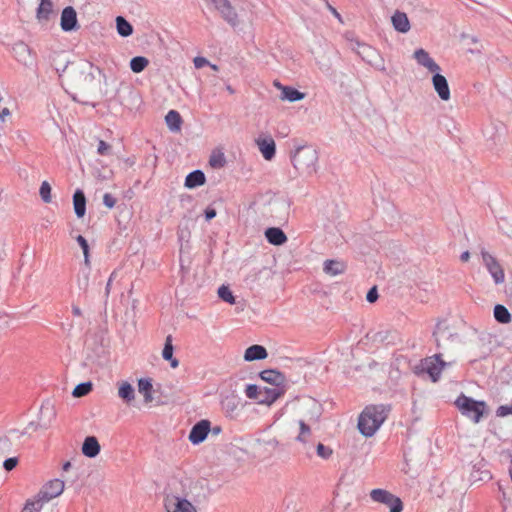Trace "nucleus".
Returning a JSON list of instances; mask_svg holds the SVG:
<instances>
[{
	"label": "nucleus",
	"instance_id": "obj_49",
	"mask_svg": "<svg viewBox=\"0 0 512 512\" xmlns=\"http://www.w3.org/2000/svg\"><path fill=\"white\" fill-rule=\"evenodd\" d=\"M496 415L498 417H506L508 415H512V404L499 406L496 410Z\"/></svg>",
	"mask_w": 512,
	"mask_h": 512
},
{
	"label": "nucleus",
	"instance_id": "obj_62",
	"mask_svg": "<svg viewBox=\"0 0 512 512\" xmlns=\"http://www.w3.org/2000/svg\"><path fill=\"white\" fill-rule=\"evenodd\" d=\"M210 431L212 432L213 435H218L219 433H221L222 431V428L220 426H214V427H210Z\"/></svg>",
	"mask_w": 512,
	"mask_h": 512
},
{
	"label": "nucleus",
	"instance_id": "obj_34",
	"mask_svg": "<svg viewBox=\"0 0 512 512\" xmlns=\"http://www.w3.org/2000/svg\"><path fill=\"white\" fill-rule=\"evenodd\" d=\"M117 32L122 37H128L133 33L132 25L122 16L116 18Z\"/></svg>",
	"mask_w": 512,
	"mask_h": 512
},
{
	"label": "nucleus",
	"instance_id": "obj_17",
	"mask_svg": "<svg viewBox=\"0 0 512 512\" xmlns=\"http://www.w3.org/2000/svg\"><path fill=\"white\" fill-rule=\"evenodd\" d=\"M12 51L14 57L18 62L22 63L25 66L32 65L33 61L31 57V49L27 44H25L22 41H19L13 45Z\"/></svg>",
	"mask_w": 512,
	"mask_h": 512
},
{
	"label": "nucleus",
	"instance_id": "obj_21",
	"mask_svg": "<svg viewBox=\"0 0 512 512\" xmlns=\"http://www.w3.org/2000/svg\"><path fill=\"white\" fill-rule=\"evenodd\" d=\"M267 241L275 246L283 245L287 241V236L282 229L278 227H270L265 231Z\"/></svg>",
	"mask_w": 512,
	"mask_h": 512
},
{
	"label": "nucleus",
	"instance_id": "obj_63",
	"mask_svg": "<svg viewBox=\"0 0 512 512\" xmlns=\"http://www.w3.org/2000/svg\"><path fill=\"white\" fill-rule=\"evenodd\" d=\"M329 9L330 11L332 12V14L338 19L341 21V16L340 14L337 12V10L335 8H333L332 6H329Z\"/></svg>",
	"mask_w": 512,
	"mask_h": 512
},
{
	"label": "nucleus",
	"instance_id": "obj_16",
	"mask_svg": "<svg viewBox=\"0 0 512 512\" xmlns=\"http://www.w3.org/2000/svg\"><path fill=\"white\" fill-rule=\"evenodd\" d=\"M241 399L234 395L229 394L221 400V408L226 417L235 418L240 411Z\"/></svg>",
	"mask_w": 512,
	"mask_h": 512
},
{
	"label": "nucleus",
	"instance_id": "obj_23",
	"mask_svg": "<svg viewBox=\"0 0 512 512\" xmlns=\"http://www.w3.org/2000/svg\"><path fill=\"white\" fill-rule=\"evenodd\" d=\"M299 434L296 437V441L303 444L306 453L309 455L311 446L309 444V439L312 435V431L309 425L305 423L304 420H299Z\"/></svg>",
	"mask_w": 512,
	"mask_h": 512
},
{
	"label": "nucleus",
	"instance_id": "obj_55",
	"mask_svg": "<svg viewBox=\"0 0 512 512\" xmlns=\"http://www.w3.org/2000/svg\"><path fill=\"white\" fill-rule=\"evenodd\" d=\"M216 210L214 208H211V207H207L205 209V218L207 221H210L212 220L214 217H216Z\"/></svg>",
	"mask_w": 512,
	"mask_h": 512
},
{
	"label": "nucleus",
	"instance_id": "obj_59",
	"mask_svg": "<svg viewBox=\"0 0 512 512\" xmlns=\"http://www.w3.org/2000/svg\"><path fill=\"white\" fill-rule=\"evenodd\" d=\"M470 258V253L469 251H464L461 255H460V260L462 262H467Z\"/></svg>",
	"mask_w": 512,
	"mask_h": 512
},
{
	"label": "nucleus",
	"instance_id": "obj_11",
	"mask_svg": "<svg viewBox=\"0 0 512 512\" xmlns=\"http://www.w3.org/2000/svg\"><path fill=\"white\" fill-rule=\"evenodd\" d=\"M64 490V481L60 479H54L49 481L47 484L43 486L40 492L37 495V500H41V503L44 504L51 499L59 496Z\"/></svg>",
	"mask_w": 512,
	"mask_h": 512
},
{
	"label": "nucleus",
	"instance_id": "obj_15",
	"mask_svg": "<svg viewBox=\"0 0 512 512\" xmlns=\"http://www.w3.org/2000/svg\"><path fill=\"white\" fill-rule=\"evenodd\" d=\"M413 58L416 60L418 65L426 68L431 73L441 71V67L423 48L416 49L413 53Z\"/></svg>",
	"mask_w": 512,
	"mask_h": 512
},
{
	"label": "nucleus",
	"instance_id": "obj_25",
	"mask_svg": "<svg viewBox=\"0 0 512 512\" xmlns=\"http://www.w3.org/2000/svg\"><path fill=\"white\" fill-rule=\"evenodd\" d=\"M442 355V353L436 354L434 356L436 363L430 361L426 367L427 373L430 375L434 382L438 380L441 370L446 366V363L442 359Z\"/></svg>",
	"mask_w": 512,
	"mask_h": 512
},
{
	"label": "nucleus",
	"instance_id": "obj_6",
	"mask_svg": "<svg viewBox=\"0 0 512 512\" xmlns=\"http://www.w3.org/2000/svg\"><path fill=\"white\" fill-rule=\"evenodd\" d=\"M433 337L435 338L437 348L444 351L450 350L454 342L458 340V335L453 334L442 322L436 324Z\"/></svg>",
	"mask_w": 512,
	"mask_h": 512
},
{
	"label": "nucleus",
	"instance_id": "obj_18",
	"mask_svg": "<svg viewBox=\"0 0 512 512\" xmlns=\"http://www.w3.org/2000/svg\"><path fill=\"white\" fill-rule=\"evenodd\" d=\"M283 394V388H263L261 389L258 403L270 406Z\"/></svg>",
	"mask_w": 512,
	"mask_h": 512
},
{
	"label": "nucleus",
	"instance_id": "obj_45",
	"mask_svg": "<svg viewBox=\"0 0 512 512\" xmlns=\"http://www.w3.org/2000/svg\"><path fill=\"white\" fill-rule=\"evenodd\" d=\"M43 507L41 500H29L21 512H40Z\"/></svg>",
	"mask_w": 512,
	"mask_h": 512
},
{
	"label": "nucleus",
	"instance_id": "obj_14",
	"mask_svg": "<svg viewBox=\"0 0 512 512\" xmlns=\"http://www.w3.org/2000/svg\"><path fill=\"white\" fill-rule=\"evenodd\" d=\"M210 432V421L209 420H201L197 422L189 433V441L193 444H200L206 438L208 433Z\"/></svg>",
	"mask_w": 512,
	"mask_h": 512
},
{
	"label": "nucleus",
	"instance_id": "obj_28",
	"mask_svg": "<svg viewBox=\"0 0 512 512\" xmlns=\"http://www.w3.org/2000/svg\"><path fill=\"white\" fill-rule=\"evenodd\" d=\"M276 86H278L281 89V99L287 100L289 102H296L304 99L305 94L300 92L299 90L290 87V86H282L281 84L277 83Z\"/></svg>",
	"mask_w": 512,
	"mask_h": 512
},
{
	"label": "nucleus",
	"instance_id": "obj_7",
	"mask_svg": "<svg viewBox=\"0 0 512 512\" xmlns=\"http://www.w3.org/2000/svg\"><path fill=\"white\" fill-rule=\"evenodd\" d=\"M480 254L483 264L492 276L494 283L496 285L502 284L505 281V274L498 260L484 248H481Z\"/></svg>",
	"mask_w": 512,
	"mask_h": 512
},
{
	"label": "nucleus",
	"instance_id": "obj_58",
	"mask_svg": "<svg viewBox=\"0 0 512 512\" xmlns=\"http://www.w3.org/2000/svg\"><path fill=\"white\" fill-rule=\"evenodd\" d=\"M8 115H10V110H9L8 108H6V107H5V108H3V109L1 110V112H0V119H1L2 121H4V120H5V117H6V116H8Z\"/></svg>",
	"mask_w": 512,
	"mask_h": 512
},
{
	"label": "nucleus",
	"instance_id": "obj_30",
	"mask_svg": "<svg viewBox=\"0 0 512 512\" xmlns=\"http://www.w3.org/2000/svg\"><path fill=\"white\" fill-rule=\"evenodd\" d=\"M345 269V263L339 260H326L323 265V271L329 276L342 274Z\"/></svg>",
	"mask_w": 512,
	"mask_h": 512
},
{
	"label": "nucleus",
	"instance_id": "obj_36",
	"mask_svg": "<svg viewBox=\"0 0 512 512\" xmlns=\"http://www.w3.org/2000/svg\"><path fill=\"white\" fill-rule=\"evenodd\" d=\"M52 12V2L50 0H41L37 9V19L39 21L48 20Z\"/></svg>",
	"mask_w": 512,
	"mask_h": 512
},
{
	"label": "nucleus",
	"instance_id": "obj_37",
	"mask_svg": "<svg viewBox=\"0 0 512 512\" xmlns=\"http://www.w3.org/2000/svg\"><path fill=\"white\" fill-rule=\"evenodd\" d=\"M148 64H149V61L146 57L136 56V57H133L130 61V69L134 73H140L148 66Z\"/></svg>",
	"mask_w": 512,
	"mask_h": 512
},
{
	"label": "nucleus",
	"instance_id": "obj_61",
	"mask_svg": "<svg viewBox=\"0 0 512 512\" xmlns=\"http://www.w3.org/2000/svg\"><path fill=\"white\" fill-rule=\"evenodd\" d=\"M72 313L75 315V316H81L82 315V311L81 309L76 306V305H73L72 306Z\"/></svg>",
	"mask_w": 512,
	"mask_h": 512
},
{
	"label": "nucleus",
	"instance_id": "obj_26",
	"mask_svg": "<svg viewBox=\"0 0 512 512\" xmlns=\"http://www.w3.org/2000/svg\"><path fill=\"white\" fill-rule=\"evenodd\" d=\"M118 396L126 404H131L135 399V390L127 381L118 382Z\"/></svg>",
	"mask_w": 512,
	"mask_h": 512
},
{
	"label": "nucleus",
	"instance_id": "obj_35",
	"mask_svg": "<svg viewBox=\"0 0 512 512\" xmlns=\"http://www.w3.org/2000/svg\"><path fill=\"white\" fill-rule=\"evenodd\" d=\"M494 317L496 321H498L501 324H508L511 322V314L508 311V309L501 305L497 304L494 307Z\"/></svg>",
	"mask_w": 512,
	"mask_h": 512
},
{
	"label": "nucleus",
	"instance_id": "obj_42",
	"mask_svg": "<svg viewBox=\"0 0 512 512\" xmlns=\"http://www.w3.org/2000/svg\"><path fill=\"white\" fill-rule=\"evenodd\" d=\"M12 450V442L10 438L0 433V458L8 454Z\"/></svg>",
	"mask_w": 512,
	"mask_h": 512
},
{
	"label": "nucleus",
	"instance_id": "obj_54",
	"mask_svg": "<svg viewBox=\"0 0 512 512\" xmlns=\"http://www.w3.org/2000/svg\"><path fill=\"white\" fill-rule=\"evenodd\" d=\"M193 63L195 65V67L198 69L203 68L204 66L210 65V62L206 58L200 57V56L195 57L193 60Z\"/></svg>",
	"mask_w": 512,
	"mask_h": 512
},
{
	"label": "nucleus",
	"instance_id": "obj_10",
	"mask_svg": "<svg viewBox=\"0 0 512 512\" xmlns=\"http://www.w3.org/2000/svg\"><path fill=\"white\" fill-rule=\"evenodd\" d=\"M164 506L167 512H197L191 502L175 495H167Z\"/></svg>",
	"mask_w": 512,
	"mask_h": 512
},
{
	"label": "nucleus",
	"instance_id": "obj_50",
	"mask_svg": "<svg viewBox=\"0 0 512 512\" xmlns=\"http://www.w3.org/2000/svg\"><path fill=\"white\" fill-rule=\"evenodd\" d=\"M209 163L214 168H220V167L224 166L225 159H224L223 155L212 156L209 160Z\"/></svg>",
	"mask_w": 512,
	"mask_h": 512
},
{
	"label": "nucleus",
	"instance_id": "obj_48",
	"mask_svg": "<svg viewBox=\"0 0 512 512\" xmlns=\"http://www.w3.org/2000/svg\"><path fill=\"white\" fill-rule=\"evenodd\" d=\"M261 389L254 384H250L245 389V394L249 399H256L259 401Z\"/></svg>",
	"mask_w": 512,
	"mask_h": 512
},
{
	"label": "nucleus",
	"instance_id": "obj_56",
	"mask_svg": "<svg viewBox=\"0 0 512 512\" xmlns=\"http://www.w3.org/2000/svg\"><path fill=\"white\" fill-rule=\"evenodd\" d=\"M113 276H114V273H112V275L110 276L108 282L106 283V287H105V298L106 299L109 297V294H110L111 283H112Z\"/></svg>",
	"mask_w": 512,
	"mask_h": 512
},
{
	"label": "nucleus",
	"instance_id": "obj_13",
	"mask_svg": "<svg viewBox=\"0 0 512 512\" xmlns=\"http://www.w3.org/2000/svg\"><path fill=\"white\" fill-rule=\"evenodd\" d=\"M440 72L441 71L432 73L433 76H432L431 81H432L434 91L436 92L438 97L442 101L446 102V101L450 100L451 93H450V88H449V84H448L446 77L444 75H442Z\"/></svg>",
	"mask_w": 512,
	"mask_h": 512
},
{
	"label": "nucleus",
	"instance_id": "obj_43",
	"mask_svg": "<svg viewBox=\"0 0 512 512\" xmlns=\"http://www.w3.org/2000/svg\"><path fill=\"white\" fill-rule=\"evenodd\" d=\"M39 195L44 203H50L52 200L51 197V186L47 181H43L40 189Z\"/></svg>",
	"mask_w": 512,
	"mask_h": 512
},
{
	"label": "nucleus",
	"instance_id": "obj_19",
	"mask_svg": "<svg viewBox=\"0 0 512 512\" xmlns=\"http://www.w3.org/2000/svg\"><path fill=\"white\" fill-rule=\"evenodd\" d=\"M256 144L265 160H271L274 158L276 145L275 141L271 137L265 139L259 138L256 140Z\"/></svg>",
	"mask_w": 512,
	"mask_h": 512
},
{
	"label": "nucleus",
	"instance_id": "obj_44",
	"mask_svg": "<svg viewBox=\"0 0 512 512\" xmlns=\"http://www.w3.org/2000/svg\"><path fill=\"white\" fill-rule=\"evenodd\" d=\"M174 347L172 344V336L168 335L165 339L164 348L162 351V357L164 360L171 359L173 357Z\"/></svg>",
	"mask_w": 512,
	"mask_h": 512
},
{
	"label": "nucleus",
	"instance_id": "obj_39",
	"mask_svg": "<svg viewBox=\"0 0 512 512\" xmlns=\"http://www.w3.org/2000/svg\"><path fill=\"white\" fill-rule=\"evenodd\" d=\"M91 390H92V383L91 382H83V383L78 384L74 388L72 395L75 398H80V397H83V396H86L87 394H89Z\"/></svg>",
	"mask_w": 512,
	"mask_h": 512
},
{
	"label": "nucleus",
	"instance_id": "obj_57",
	"mask_svg": "<svg viewBox=\"0 0 512 512\" xmlns=\"http://www.w3.org/2000/svg\"><path fill=\"white\" fill-rule=\"evenodd\" d=\"M491 479V475L488 471H483L481 472V476L479 478H477L476 480H480V481H483V480H489Z\"/></svg>",
	"mask_w": 512,
	"mask_h": 512
},
{
	"label": "nucleus",
	"instance_id": "obj_8",
	"mask_svg": "<svg viewBox=\"0 0 512 512\" xmlns=\"http://www.w3.org/2000/svg\"><path fill=\"white\" fill-rule=\"evenodd\" d=\"M370 497L374 502L387 505L390 508V512H401L403 509L401 499L387 490L373 489L370 492Z\"/></svg>",
	"mask_w": 512,
	"mask_h": 512
},
{
	"label": "nucleus",
	"instance_id": "obj_4",
	"mask_svg": "<svg viewBox=\"0 0 512 512\" xmlns=\"http://www.w3.org/2000/svg\"><path fill=\"white\" fill-rule=\"evenodd\" d=\"M455 404L461 413L470 418L474 423H478L481 420L486 407L485 402L474 400L464 394L457 398Z\"/></svg>",
	"mask_w": 512,
	"mask_h": 512
},
{
	"label": "nucleus",
	"instance_id": "obj_2",
	"mask_svg": "<svg viewBox=\"0 0 512 512\" xmlns=\"http://www.w3.org/2000/svg\"><path fill=\"white\" fill-rule=\"evenodd\" d=\"M389 408L383 404L369 405L359 416L358 429L365 437H371L386 420Z\"/></svg>",
	"mask_w": 512,
	"mask_h": 512
},
{
	"label": "nucleus",
	"instance_id": "obj_20",
	"mask_svg": "<svg viewBox=\"0 0 512 512\" xmlns=\"http://www.w3.org/2000/svg\"><path fill=\"white\" fill-rule=\"evenodd\" d=\"M260 377L263 381L274 385V388H282L281 386L285 382V376L277 370L267 369L260 373Z\"/></svg>",
	"mask_w": 512,
	"mask_h": 512
},
{
	"label": "nucleus",
	"instance_id": "obj_12",
	"mask_svg": "<svg viewBox=\"0 0 512 512\" xmlns=\"http://www.w3.org/2000/svg\"><path fill=\"white\" fill-rule=\"evenodd\" d=\"M60 26L64 32L76 31L80 28L76 10L72 6H67L62 10Z\"/></svg>",
	"mask_w": 512,
	"mask_h": 512
},
{
	"label": "nucleus",
	"instance_id": "obj_3",
	"mask_svg": "<svg viewBox=\"0 0 512 512\" xmlns=\"http://www.w3.org/2000/svg\"><path fill=\"white\" fill-rule=\"evenodd\" d=\"M318 153L310 145L297 147L291 152V162L298 175L310 176L316 172Z\"/></svg>",
	"mask_w": 512,
	"mask_h": 512
},
{
	"label": "nucleus",
	"instance_id": "obj_51",
	"mask_svg": "<svg viewBox=\"0 0 512 512\" xmlns=\"http://www.w3.org/2000/svg\"><path fill=\"white\" fill-rule=\"evenodd\" d=\"M18 464V459L16 457H11L3 462V467L6 471H12Z\"/></svg>",
	"mask_w": 512,
	"mask_h": 512
},
{
	"label": "nucleus",
	"instance_id": "obj_40",
	"mask_svg": "<svg viewBox=\"0 0 512 512\" xmlns=\"http://www.w3.org/2000/svg\"><path fill=\"white\" fill-rule=\"evenodd\" d=\"M76 241L80 245V247H81V249L83 251L84 264H85V266L88 267L90 265V254H89L88 242H87V240L82 235H78L76 237Z\"/></svg>",
	"mask_w": 512,
	"mask_h": 512
},
{
	"label": "nucleus",
	"instance_id": "obj_32",
	"mask_svg": "<svg viewBox=\"0 0 512 512\" xmlns=\"http://www.w3.org/2000/svg\"><path fill=\"white\" fill-rule=\"evenodd\" d=\"M165 122L171 132H179L183 121L179 112L170 110L165 116Z\"/></svg>",
	"mask_w": 512,
	"mask_h": 512
},
{
	"label": "nucleus",
	"instance_id": "obj_47",
	"mask_svg": "<svg viewBox=\"0 0 512 512\" xmlns=\"http://www.w3.org/2000/svg\"><path fill=\"white\" fill-rule=\"evenodd\" d=\"M112 146L104 140H98L97 153L101 156L112 155Z\"/></svg>",
	"mask_w": 512,
	"mask_h": 512
},
{
	"label": "nucleus",
	"instance_id": "obj_41",
	"mask_svg": "<svg viewBox=\"0 0 512 512\" xmlns=\"http://www.w3.org/2000/svg\"><path fill=\"white\" fill-rule=\"evenodd\" d=\"M218 296L220 299L229 304L235 303V297L233 296V293L228 286L222 285L221 287H219Z\"/></svg>",
	"mask_w": 512,
	"mask_h": 512
},
{
	"label": "nucleus",
	"instance_id": "obj_38",
	"mask_svg": "<svg viewBox=\"0 0 512 512\" xmlns=\"http://www.w3.org/2000/svg\"><path fill=\"white\" fill-rule=\"evenodd\" d=\"M89 276H90V265L85 266L77 276V285L80 290L87 291L89 286Z\"/></svg>",
	"mask_w": 512,
	"mask_h": 512
},
{
	"label": "nucleus",
	"instance_id": "obj_60",
	"mask_svg": "<svg viewBox=\"0 0 512 512\" xmlns=\"http://www.w3.org/2000/svg\"><path fill=\"white\" fill-rule=\"evenodd\" d=\"M167 361L170 362V365H171L172 368H177L179 366L178 359H176L174 357H171V359H167Z\"/></svg>",
	"mask_w": 512,
	"mask_h": 512
},
{
	"label": "nucleus",
	"instance_id": "obj_5",
	"mask_svg": "<svg viewBox=\"0 0 512 512\" xmlns=\"http://www.w3.org/2000/svg\"><path fill=\"white\" fill-rule=\"evenodd\" d=\"M351 48L362 58L363 61L373 66L375 69L380 71L386 70L384 58L373 47L355 41L354 43H351Z\"/></svg>",
	"mask_w": 512,
	"mask_h": 512
},
{
	"label": "nucleus",
	"instance_id": "obj_52",
	"mask_svg": "<svg viewBox=\"0 0 512 512\" xmlns=\"http://www.w3.org/2000/svg\"><path fill=\"white\" fill-rule=\"evenodd\" d=\"M103 204L107 208L112 209L116 204V199L110 193H105L103 196Z\"/></svg>",
	"mask_w": 512,
	"mask_h": 512
},
{
	"label": "nucleus",
	"instance_id": "obj_29",
	"mask_svg": "<svg viewBox=\"0 0 512 512\" xmlns=\"http://www.w3.org/2000/svg\"><path fill=\"white\" fill-rule=\"evenodd\" d=\"M73 206L76 216L82 218L86 213V197L80 189H77L73 195Z\"/></svg>",
	"mask_w": 512,
	"mask_h": 512
},
{
	"label": "nucleus",
	"instance_id": "obj_1",
	"mask_svg": "<svg viewBox=\"0 0 512 512\" xmlns=\"http://www.w3.org/2000/svg\"><path fill=\"white\" fill-rule=\"evenodd\" d=\"M101 70L91 62L81 60L67 65L59 77L75 101L89 104L100 92Z\"/></svg>",
	"mask_w": 512,
	"mask_h": 512
},
{
	"label": "nucleus",
	"instance_id": "obj_53",
	"mask_svg": "<svg viewBox=\"0 0 512 512\" xmlns=\"http://www.w3.org/2000/svg\"><path fill=\"white\" fill-rule=\"evenodd\" d=\"M378 299V291H377V287L376 286H373L367 293L366 295V300L369 302V303H373L375 302L376 300Z\"/></svg>",
	"mask_w": 512,
	"mask_h": 512
},
{
	"label": "nucleus",
	"instance_id": "obj_33",
	"mask_svg": "<svg viewBox=\"0 0 512 512\" xmlns=\"http://www.w3.org/2000/svg\"><path fill=\"white\" fill-rule=\"evenodd\" d=\"M152 382L148 378H142L138 381V391L143 394L145 403H151L153 401L152 396Z\"/></svg>",
	"mask_w": 512,
	"mask_h": 512
},
{
	"label": "nucleus",
	"instance_id": "obj_9",
	"mask_svg": "<svg viewBox=\"0 0 512 512\" xmlns=\"http://www.w3.org/2000/svg\"><path fill=\"white\" fill-rule=\"evenodd\" d=\"M55 416H56V412H55L53 406L50 404V402L49 401L44 402L40 409V416H39L40 422L39 423L30 422L29 425L27 426V428L24 431H22L19 436L27 434L28 429H31V428L34 431H36L39 427L43 428V429H47L50 426L52 420L55 418Z\"/></svg>",
	"mask_w": 512,
	"mask_h": 512
},
{
	"label": "nucleus",
	"instance_id": "obj_64",
	"mask_svg": "<svg viewBox=\"0 0 512 512\" xmlns=\"http://www.w3.org/2000/svg\"><path fill=\"white\" fill-rule=\"evenodd\" d=\"M70 467H71V463H70V462H66V463L63 465V470H64V471H67Z\"/></svg>",
	"mask_w": 512,
	"mask_h": 512
},
{
	"label": "nucleus",
	"instance_id": "obj_27",
	"mask_svg": "<svg viewBox=\"0 0 512 512\" xmlns=\"http://www.w3.org/2000/svg\"><path fill=\"white\" fill-rule=\"evenodd\" d=\"M391 20L396 31L407 33L410 30V22L405 13L397 11L394 13Z\"/></svg>",
	"mask_w": 512,
	"mask_h": 512
},
{
	"label": "nucleus",
	"instance_id": "obj_24",
	"mask_svg": "<svg viewBox=\"0 0 512 512\" xmlns=\"http://www.w3.org/2000/svg\"><path fill=\"white\" fill-rule=\"evenodd\" d=\"M100 452V444L96 437L88 436L82 445V453L89 458L96 457Z\"/></svg>",
	"mask_w": 512,
	"mask_h": 512
},
{
	"label": "nucleus",
	"instance_id": "obj_22",
	"mask_svg": "<svg viewBox=\"0 0 512 512\" xmlns=\"http://www.w3.org/2000/svg\"><path fill=\"white\" fill-rule=\"evenodd\" d=\"M267 356H268V353H267L266 348L262 345L255 344V345L248 347L245 350L244 360L248 361V362L255 361V360H263V359L267 358Z\"/></svg>",
	"mask_w": 512,
	"mask_h": 512
},
{
	"label": "nucleus",
	"instance_id": "obj_31",
	"mask_svg": "<svg viewBox=\"0 0 512 512\" xmlns=\"http://www.w3.org/2000/svg\"><path fill=\"white\" fill-rule=\"evenodd\" d=\"M206 181L205 174L201 170H194L185 178V187L193 189L203 185Z\"/></svg>",
	"mask_w": 512,
	"mask_h": 512
},
{
	"label": "nucleus",
	"instance_id": "obj_46",
	"mask_svg": "<svg viewBox=\"0 0 512 512\" xmlns=\"http://www.w3.org/2000/svg\"><path fill=\"white\" fill-rule=\"evenodd\" d=\"M316 453L320 458L326 460L331 457L333 450L330 447L325 446L322 443H318L316 446Z\"/></svg>",
	"mask_w": 512,
	"mask_h": 512
}]
</instances>
